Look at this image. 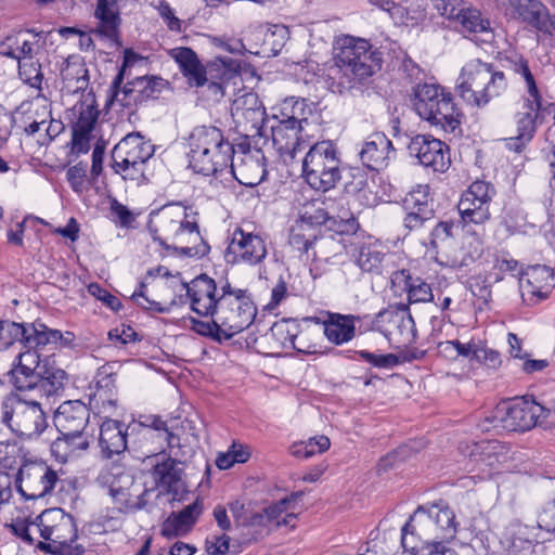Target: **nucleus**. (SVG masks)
<instances>
[{"label":"nucleus","instance_id":"nucleus-1","mask_svg":"<svg viewBox=\"0 0 555 555\" xmlns=\"http://www.w3.org/2000/svg\"><path fill=\"white\" fill-rule=\"evenodd\" d=\"M147 229L153 240L162 246L188 257L202 258L210 250L208 243L201 235L197 214L189 212L183 205H165L152 211Z\"/></svg>","mask_w":555,"mask_h":555},{"label":"nucleus","instance_id":"nucleus-2","mask_svg":"<svg viewBox=\"0 0 555 555\" xmlns=\"http://www.w3.org/2000/svg\"><path fill=\"white\" fill-rule=\"evenodd\" d=\"M12 528L23 541L52 555H72L77 538L74 518L62 508L46 509L34 521H17Z\"/></svg>","mask_w":555,"mask_h":555},{"label":"nucleus","instance_id":"nucleus-3","mask_svg":"<svg viewBox=\"0 0 555 555\" xmlns=\"http://www.w3.org/2000/svg\"><path fill=\"white\" fill-rule=\"evenodd\" d=\"M336 88L339 93L359 89L382 68V53L362 38L344 36L336 41Z\"/></svg>","mask_w":555,"mask_h":555},{"label":"nucleus","instance_id":"nucleus-4","mask_svg":"<svg viewBox=\"0 0 555 555\" xmlns=\"http://www.w3.org/2000/svg\"><path fill=\"white\" fill-rule=\"evenodd\" d=\"M555 425V410L522 397L499 403L480 424L482 431H527Z\"/></svg>","mask_w":555,"mask_h":555},{"label":"nucleus","instance_id":"nucleus-5","mask_svg":"<svg viewBox=\"0 0 555 555\" xmlns=\"http://www.w3.org/2000/svg\"><path fill=\"white\" fill-rule=\"evenodd\" d=\"M169 55L178 64L190 87L199 88L209 82V88L216 94H223L222 81L238 76L240 62L228 56H218L204 65L191 48H173Z\"/></svg>","mask_w":555,"mask_h":555},{"label":"nucleus","instance_id":"nucleus-6","mask_svg":"<svg viewBox=\"0 0 555 555\" xmlns=\"http://www.w3.org/2000/svg\"><path fill=\"white\" fill-rule=\"evenodd\" d=\"M507 89V79L502 70L479 59L468 61L461 69L456 92L467 104L485 106Z\"/></svg>","mask_w":555,"mask_h":555},{"label":"nucleus","instance_id":"nucleus-7","mask_svg":"<svg viewBox=\"0 0 555 555\" xmlns=\"http://www.w3.org/2000/svg\"><path fill=\"white\" fill-rule=\"evenodd\" d=\"M411 103L415 113L434 127L446 132H454L460 127L461 113L451 93L436 83L416 85Z\"/></svg>","mask_w":555,"mask_h":555},{"label":"nucleus","instance_id":"nucleus-8","mask_svg":"<svg viewBox=\"0 0 555 555\" xmlns=\"http://www.w3.org/2000/svg\"><path fill=\"white\" fill-rule=\"evenodd\" d=\"M305 101L287 99L283 102L281 118L271 126V142L284 163L293 160L296 154L309 146L302 132L308 119L305 117Z\"/></svg>","mask_w":555,"mask_h":555},{"label":"nucleus","instance_id":"nucleus-9","mask_svg":"<svg viewBox=\"0 0 555 555\" xmlns=\"http://www.w3.org/2000/svg\"><path fill=\"white\" fill-rule=\"evenodd\" d=\"M137 59V54L132 51H125L122 65L109 87L111 96L107 102L108 105L134 108L149 100L157 99L166 88L167 81L157 76L135 77L121 87L126 68L131 66Z\"/></svg>","mask_w":555,"mask_h":555},{"label":"nucleus","instance_id":"nucleus-10","mask_svg":"<svg viewBox=\"0 0 555 555\" xmlns=\"http://www.w3.org/2000/svg\"><path fill=\"white\" fill-rule=\"evenodd\" d=\"M0 420L13 434L29 440L38 438L48 427L41 404L17 393H10L2 399Z\"/></svg>","mask_w":555,"mask_h":555},{"label":"nucleus","instance_id":"nucleus-11","mask_svg":"<svg viewBox=\"0 0 555 555\" xmlns=\"http://www.w3.org/2000/svg\"><path fill=\"white\" fill-rule=\"evenodd\" d=\"M302 172L312 189L322 192L333 189L341 178L336 145L330 140L309 144L302 160Z\"/></svg>","mask_w":555,"mask_h":555},{"label":"nucleus","instance_id":"nucleus-12","mask_svg":"<svg viewBox=\"0 0 555 555\" xmlns=\"http://www.w3.org/2000/svg\"><path fill=\"white\" fill-rule=\"evenodd\" d=\"M411 521L417 525L418 540L427 547L441 546L452 541L457 532L455 514L443 501L429 507L420 506Z\"/></svg>","mask_w":555,"mask_h":555},{"label":"nucleus","instance_id":"nucleus-13","mask_svg":"<svg viewBox=\"0 0 555 555\" xmlns=\"http://www.w3.org/2000/svg\"><path fill=\"white\" fill-rule=\"evenodd\" d=\"M268 143V138L238 143L235 147L236 154L233 156V160L230 162L222 182L234 178L245 186L254 188L260 184L268 173L263 152V147Z\"/></svg>","mask_w":555,"mask_h":555},{"label":"nucleus","instance_id":"nucleus-14","mask_svg":"<svg viewBox=\"0 0 555 555\" xmlns=\"http://www.w3.org/2000/svg\"><path fill=\"white\" fill-rule=\"evenodd\" d=\"M228 279H220L218 282L207 274H201L191 283H182L181 291L185 292V300L180 296L179 302L190 301L191 309L202 317L218 314L219 320L229 318V297L224 296L222 282Z\"/></svg>","mask_w":555,"mask_h":555},{"label":"nucleus","instance_id":"nucleus-15","mask_svg":"<svg viewBox=\"0 0 555 555\" xmlns=\"http://www.w3.org/2000/svg\"><path fill=\"white\" fill-rule=\"evenodd\" d=\"M459 450L468 457L467 469L476 473L479 479H487L498 474L512 459L511 448L499 440L462 442Z\"/></svg>","mask_w":555,"mask_h":555},{"label":"nucleus","instance_id":"nucleus-16","mask_svg":"<svg viewBox=\"0 0 555 555\" xmlns=\"http://www.w3.org/2000/svg\"><path fill=\"white\" fill-rule=\"evenodd\" d=\"M222 291V296L230 298L229 314H227L229 318L222 321L217 317V322L221 326L224 340H229L253 324L257 315V308L247 289L234 287L229 281H223Z\"/></svg>","mask_w":555,"mask_h":555},{"label":"nucleus","instance_id":"nucleus-17","mask_svg":"<svg viewBox=\"0 0 555 555\" xmlns=\"http://www.w3.org/2000/svg\"><path fill=\"white\" fill-rule=\"evenodd\" d=\"M231 116L236 130L244 134V141L267 138L263 129L266 108L257 93L245 92L236 96L231 105Z\"/></svg>","mask_w":555,"mask_h":555},{"label":"nucleus","instance_id":"nucleus-18","mask_svg":"<svg viewBox=\"0 0 555 555\" xmlns=\"http://www.w3.org/2000/svg\"><path fill=\"white\" fill-rule=\"evenodd\" d=\"M96 481L101 487L107 488L118 512L126 514L143 507L144 504L139 502L138 495L131 493L134 479L124 465L112 463L105 466Z\"/></svg>","mask_w":555,"mask_h":555},{"label":"nucleus","instance_id":"nucleus-19","mask_svg":"<svg viewBox=\"0 0 555 555\" xmlns=\"http://www.w3.org/2000/svg\"><path fill=\"white\" fill-rule=\"evenodd\" d=\"M268 256L266 240L247 228L237 227L225 249V260L232 264L259 266Z\"/></svg>","mask_w":555,"mask_h":555},{"label":"nucleus","instance_id":"nucleus-20","mask_svg":"<svg viewBox=\"0 0 555 555\" xmlns=\"http://www.w3.org/2000/svg\"><path fill=\"white\" fill-rule=\"evenodd\" d=\"M495 191L485 181H475L462 194L457 209L464 224H485L491 217L490 203Z\"/></svg>","mask_w":555,"mask_h":555},{"label":"nucleus","instance_id":"nucleus-21","mask_svg":"<svg viewBox=\"0 0 555 555\" xmlns=\"http://www.w3.org/2000/svg\"><path fill=\"white\" fill-rule=\"evenodd\" d=\"M73 151L85 154L90 149L91 132L93 131L100 115L95 98L88 93L72 108Z\"/></svg>","mask_w":555,"mask_h":555},{"label":"nucleus","instance_id":"nucleus-22","mask_svg":"<svg viewBox=\"0 0 555 555\" xmlns=\"http://www.w3.org/2000/svg\"><path fill=\"white\" fill-rule=\"evenodd\" d=\"M57 480L56 472L44 463H30L21 467L16 487L24 499L37 500L49 494Z\"/></svg>","mask_w":555,"mask_h":555},{"label":"nucleus","instance_id":"nucleus-23","mask_svg":"<svg viewBox=\"0 0 555 555\" xmlns=\"http://www.w3.org/2000/svg\"><path fill=\"white\" fill-rule=\"evenodd\" d=\"M374 324L389 341L408 345L416 337L415 322L406 307L378 312Z\"/></svg>","mask_w":555,"mask_h":555},{"label":"nucleus","instance_id":"nucleus-24","mask_svg":"<svg viewBox=\"0 0 555 555\" xmlns=\"http://www.w3.org/2000/svg\"><path fill=\"white\" fill-rule=\"evenodd\" d=\"M412 157L418 163L431 168L437 172H444L451 164L448 145L439 139L429 134H417L413 137L408 145Z\"/></svg>","mask_w":555,"mask_h":555},{"label":"nucleus","instance_id":"nucleus-25","mask_svg":"<svg viewBox=\"0 0 555 555\" xmlns=\"http://www.w3.org/2000/svg\"><path fill=\"white\" fill-rule=\"evenodd\" d=\"M542 96L538 99L528 98L524 101L521 108L515 115L517 135L505 139L508 150L516 153L524 151L526 145L533 139L537 131V119L541 108Z\"/></svg>","mask_w":555,"mask_h":555},{"label":"nucleus","instance_id":"nucleus-26","mask_svg":"<svg viewBox=\"0 0 555 555\" xmlns=\"http://www.w3.org/2000/svg\"><path fill=\"white\" fill-rule=\"evenodd\" d=\"M555 275L546 266L528 268L519 279L521 297L530 305L546 299L555 285Z\"/></svg>","mask_w":555,"mask_h":555},{"label":"nucleus","instance_id":"nucleus-27","mask_svg":"<svg viewBox=\"0 0 555 555\" xmlns=\"http://www.w3.org/2000/svg\"><path fill=\"white\" fill-rule=\"evenodd\" d=\"M452 28L464 38L476 41L482 36V41L487 42L493 38L490 20L477 8L465 3L459 16L452 25Z\"/></svg>","mask_w":555,"mask_h":555},{"label":"nucleus","instance_id":"nucleus-28","mask_svg":"<svg viewBox=\"0 0 555 555\" xmlns=\"http://www.w3.org/2000/svg\"><path fill=\"white\" fill-rule=\"evenodd\" d=\"M90 418V409L80 400L65 401L55 411L53 421L61 435L85 431Z\"/></svg>","mask_w":555,"mask_h":555},{"label":"nucleus","instance_id":"nucleus-29","mask_svg":"<svg viewBox=\"0 0 555 555\" xmlns=\"http://www.w3.org/2000/svg\"><path fill=\"white\" fill-rule=\"evenodd\" d=\"M236 154L235 146L231 142L219 144L214 150L208 149L205 152V159L207 164L197 163L195 156L188 155L189 166L194 172L203 176H212L216 179L222 180L230 162L233 160V156Z\"/></svg>","mask_w":555,"mask_h":555},{"label":"nucleus","instance_id":"nucleus-30","mask_svg":"<svg viewBox=\"0 0 555 555\" xmlns=\"http://www.w3.org/2000/svg\"><path fill=\"white\" fill-rule=\"evenodd\" d=\"M230 142L224 137L221 129L211 125H202L194 127L186 138V145L189 147L188 155L195 156L197 163L207 164L205 159V152L208 149H215L219 144Z\"/></svg>","mask_w":555,"mask_h":555},{"label":"nucleus","instance_id":"nucleus-31","mask_svg":"<svg viewBox=\"0 0 555 555\" xmlns=\"http://www.w3.org/2000/svg\"><path fill=\"white\" fill-rule=\"evenodd\" d=\"M203 513V502L198 499L180 512H172L162 525L160 533L167 539L186 535Z\"/></svg>","mask_w":555,"mask_h":555},{"label":"nucleus","instance_id":"nucleus-32","mask_svg":"<svg viewBox=\"0 0 555 555\" xmlns=\"http://www.w3.org/2000/svg\"><path fill=\"white\" fill-rule=\"evenodd\" d=\"M117 387L113 374L100 372L96 380L95 390L90 395V406L98 414H103L105 418L114 415L117 410Z\"/></svg>","mask_w":555,"mask_h":555},{"label":"nucleus","instance_id":"nucleus-33","mask_svg":"<svg viewBox=\"0 0 555 555\" xmlns=\"http://www.w3.org/2000/svg\"><path fill=\"white\" fill-rule=\"evenodd\" d=\"M395 153L391 141L382 132L371 134L363 143L359 153L362 164L371 170H379L387 166Z\"/></svg>","mask_w":555,"mask_h":555},{"label":"nucleus","instance_id":"nucleus-34","mask_svg":"<svg viewBox=\"0 0 555 555\" xmlns=\"http://www.w3.org/2000/svg\"><path fill=\"white\" fill-rule=\"evenodd\" d=\"M99 446L105 457L122 453L127 449L125 424L109 417L105 418L99 429Z\"/></svg>","mask_w":555,"mask_h":555},{"label":"nucleus","instance_id":"nucleus-35","mask_svg":"<svg viewBox=\"0 0 555 555\" xmlns=\"http://www.w3.org/2000/svg\"><path fill=\"white\" fill-rule=\"evenodd\" d=\"M155 147L140 132H132L124 137L113 149L112 154L149 165L154 155Z\"/></svg>","mask_w":555,"mask_h":555},{"label":"nucleus","instance_id":"nucleus-36","mask_svg":"<svg viewBox=\"0 0 555 555\" xmlns=\"http://www.w3.org/2000/svg\"><path fill=\"white\" fill-rule=\"evenodd\" d=\"M359 320L352 314L328 313L323 321L324 335L332 344H346L356 336V322Z\"/></svg>","mask_w":555,"mask_h":555},{"label":"nucleus","instance_id":"nucleus-37","mask_svg":"<svg viewBox=\"0 0 555 555\" xmlns=\"http://www.w3.org/2000/svg\"><path fill=\"white\" fill-rule=\"evenodd\" d=\"M61 77L65 88L73 93L85 91L89 86V70L85 60L78 55H69L62 68Z\"/></svg>","mask_w":555,"mask_h":555},{"label":"nucleus","instance_id":"nucleus-38","mask_svg":"<svg viewBox=\"0 0 555 555\" xmlns=\"http://www.w3.org/2000/svg\"><path fill=\"white\" fill-rule=\"evenodd\" d=\"M501 63L504 68L524 80L530 98H540L541 93L537 86L535 77L529 66L528 60L522 54L515 51L506 52L502 56Z\"/></svg>","mask_w":555,"mask_h":555},{"label":"nucleus","instance_id":"nucleus-39","mask_svg":"<svg viewBox=\"0 0 555 555\" xmlns=\"http://www.w3.org/2000/svg\"><path fill=\"white\" fill-rule=\"evenodd\" d=\"M392 281L403 283L410 304L429 302L434 299L430 284L420 276H413L409 270L402 269L395 272Z\"/></svg>","mask_w":555,"mask_h":555},{"label":"nucleus","instance_id":"nucleus-40","mask_svg":"<svg viewBox=\"0 0 555 555\" xmlns=\"http://www.w3.org/2000/svg\"><path fill=\"white\" fill-rule=\"evenodd\" d=\"M35 37L28 30L7 36L0 43V54L14 60H25L34 54Z\"/></svg>","mask_w":555,"mask_h":555},{"label":"nucleus","instance_id":"nucleus-41","mask_svg":"<svg viewBox=\"0 0 555 555\" xmlns=\"http://www.w3.org/2000/svg\"><path fill=\"white\" fill-rule=\"evenodd\" d=\"M317 238V229L298 219L291 228L288 243L300 253L301 257H305L306 261H309L315 259V254L310 255V249H312Z\"/></svg>","mask_w":555,"mask_h":555},{"label":"nucleus","instance_id":"nucleus-42","mask_svg":"<svg viewBox=\"0 0 555 555\" xmlns=\"http://www.w3.org/2000/svg\"><path fill=\"white\" fill-rule=\"evenodd\" d=\"M25 335L23 347H34L39 350L46 346H52L50 350L61 340L62 333L57 330H50L43 323L24 324Z\"/></svg>","mask_w":555,"mask_h":555},{"label":"nucleus","instance_id":"nucleus-43","mask_svg":"<svg viewBox=\"0 0 555 555\" xmlns=\"http://www.w3.org/2000/svg\"><path fill=\"white\" fill-rule=\"evenodd\" d=\"M293 504L294 500L289 498L282 499L271 504L263 509L262 515H259V522L275 527L286 526L294 528L296 515L293 512Z\"/></svg>","mask_w":555,"mask_h":555},{"label":"nucleus","instance_id":"nucleus-44","mask_svg":"<svg viewBox=\"0 0 555 555\" xmlns=\"http://www.w3.org/2000/svg\"><path fill=\"white\" fill-rule=\"evenodd\" d=\"M514 15L531 26L543 29L546 26V8L538 0H512Z\"/></svg>","mask_w":555,"mask_h":555},{"label":"nucleus","instance_id":"nucleus-45","mask_svg":"<svg viewBox=\"0 0 555 555\" xmlns=\"http://www.w3.org/2000/svg\"><path fill=\"white\" fill-rule=\"evenodd\" d=\"M112 168L125 181H130L137 186L143 185L149 181L147 166L142 162L131 160L125 157H118L112 154Z\"/></svg>","mask_w":555,"mask_h":555},{"label":"nucleus","instance_id":"nucleus-46","mask_svg":"<svg viewBox=\"0 0 555 555\" xmlns=\"http://www.w3.org/2000/svg\"><path fill=\"white\" fill-rule=\"evenodd\" d=\"M65 379V371L54 366V360H51L43 370L39 371V379L35 389L48 398L56 396L63 390Z\"/></svg>","mask_w":555,"mask_h":555},{"label":"nucleus","instance_id":"nucleus-47","mask_svg":"<svg viewBox=\"0 0 555 555\" xmlns=\"http://www.w3.org/2000/svg\"><path fill=\"white\" fill-rule=\"evenodd\" d=\"M250 456L251 448L248 444L233 440L227 452L218 453L215 463L219 469L225 470L234 464L246 463Z\"/></svg>","mask_w":555,"mask_h":555},{"label":"nucleus","instance_id":"nucleus-48","mask_svg":"<svg viewBox=\"0 0 555 555\" xmlns=\"http://www.w3.org/2000/svg\"><path fill=\"white\" fill-rule=\"evenodd\" d=\"M385 253L377 242L364 243L359 247L357 255L358 266L366 272H372L379 268Z\"/></svg>","mask_w":555,"mask_h":555},{"label":"nucleus","instance_id":"nucleus-49","mask_svg":"<svg viewBox=\"0 0 555 555\" xmlns=\"http://www.w3.org/2000/svg\"><path fill=\"white\" fill-rule=\"evenodd\" d=\"M38 379L39 374L37 370L30 366L16 364L15 362L9 372V382L21 391L35 389L38 384Z\"/></svg>","mask_w":555,"mask_h":555},{"label":"nucleus","instance_id":"nucleus-50","mask_svg":"<svg viewBox=\"0 0 555 555\" xmlns=\"http://www.w3.org/2000/svg\"><path fill=\"white\" fill-rule=\"evenodd\" d=\"M178 462L171 457L164 459L162 462H156L153 467V478L156 483L164 487H172L180 479V469Z\"/></svg>","mask_w":555,"mask_h":555},{"label":"nucleus","instance_id":"nucleus-51","mask_svg":"<svg viewBox=\"0 0 555 555\" xmlns=\"http://www.w3.org/2000/svg\"><path fill=\"white\" fill-rule=\"evenodd\" d=\"M404 210L421 211L434 210L429 204V186L418 184L413 188L403 198Z\"/></svg>","mask_w":555,"mask_h":555},{"label":"nucleus","instance_id":"nucleus-52","mask_svg":"<svg viewBox=\"0 0 555 555\" xmlns=\"http://www.w3.org/2000/svg\"><path fill=\"white\" fill-rule=\"evenodd\" d=\"M24 324L12 321H0V350L8 349L14 343L23 345Z\"/></svg>","mask_w":555,"mask_h":555},{"label":"nucleus","instance_id":"nucleus-53","mask_svg":"<svg viewBox=\"0 0 555 555\" xmlns=\"http://www.w3.org/2000/svg\"><path fill=\"white\" fill-rule=\"evenodd\" d=\"M18 75L21 79L33 88L40 89L43 75L41 66L34 57H26L18 62Z\"/></svg>","mask_w":555,"mask_h":555},{"label":"nucleus","instance_id":"nucleus-54","mask_svg":"<svg viewBox=\"0 0 555 555\" xmlns=\"http://www.w3.org/2000/svg\"><path fill=\"white\" fill-rule=\"evenodd\" d=\"M26 350L20 351L18 354L15 358V363L30 366L39 373V371L43 370L48 363L51 362V357L46 356L42 358V354L39 352V350L35 349L34 347H24Z\"/></svg>","mask_w":555,"mask_h":555},{"label":"nucleus","instance_id":"nucleus-55","mask_svg":"<svg viewBox=\"0 0 555 555\" xmlns=\"http://www.w3.org/2000/svg\"><path fill=\"white\" fill-rule=\"evenodd\" d=\"M430 2L437 13L449 21L451 26L466 3L465 0H430Z\"/></svg>","mask_w":555,"mask_h":555},{"label":"nucleus","instance_id":"nucleus-56","mask_svg":"<svg viewBox=\"0 0 555 555\" xmlns=\"http://www.w3.org/2000/svg\"><path fill=\"white\" fill-rule=\"evenodd\" d=\"M141 425L145 427L143 434L144 437L153 436V430H155L158 431V436L166 440L170 447L178 443V437H175L173 434L168 430L166 422L160 417L150 416L145 422H142Z\"/></svg>","mask_w":555,"mask_h":555},{"label":"nucleus","instance_id":"nucleus-57","mask_svg":"<svg viewBox=\"0 0 555 555\" xmlns=\"http://www.w3.org/2000/svg\"><path fill=\"white\" fill-rule=\"evenodd\" d=\"M330 219L331 216L328 211L325 208L317 207L315 205L306 207L299 217L300 221H304L315 229L318 225L322 224L327 227Z\"/></svg>","mask_w":555,"mask_h":555},{"label":"nucleus","instance_id":"nucleus-58","mask_svg":"<svg viewBox=\"0 0 555 555\" xmlns=\"http://www.w3.org/2000/svg\"><path fill=\"white\" fill-rule=\"evenodd\" d=\"M145 285H141L139 292H134L132 294V299L137 302L138 306L142 307L145 310L159 312V313H166L170 311V307L173 305H177L175 300H172L168 305H163L158 301L152 300L147 297V295L144 292Z\"/></svg>","mask_w":555,"mask_h":555},{"label":"nucleus","instance_id":"nucleus-59","mask_svg":"<svg viewBox=\"0 0 555 555\" xmlns=\"http://www.w3.org/2000/svg\"><path fill=\"white\" fill-rule=\"evenodd\" d=\"M109 210L112 220L122 228H130L135 220L134 214L116 198L111 201Z\"/></svg>","mask_w":555,"mask_h":555},{"label":"nucleus","instance_id":"nucleus-60","mask_svg":"<svg viewBox=\"0 0 555 555\" xmlns=\"http://www.w3.org/2000/svg\"><path fill=\"white\" fill-rule=\"evenodd\" d=\"M67 181L76 193L87 190V164L78 163L67 169Z\"/></svg>","mask_w":555,"mask_h":555},{"label":"nucleus","instance_id":"nucleus-61","mask_svg":"<svg viewBox=\"0 0 555 555\" xmlns=\"http://www.w3.org/2000/svg\"><path fill=\"white\" fill-rule=\"evenodd\" d=\"M358 356L363 361L376 367L390 369L399 363V358L393 353L377 354L366 350L358 351Z\"/></svg>","mask_w":555,"mask_h":555},{"label":"nucleus","instance_id":"nucleus-62","mask_svg":"<svg viewBox=\"0 0 555 555\" xmlns=\"http://www.w3.org/2000/svg\"><path fill=\"white\" fill-rule=\"evenodd\" d=\"M414 530H416V535L418 537V528L414 521H408L401 529V545L405 552L411 553V555H418L420 545L417 539L415 537Z\"/></svg>","mask_w":555,"mask_h":555},{"label":"nucleus","instance_id":"nucleus-63","mask_svg":"<svg viewBox=\"0 0 555 555\" xmlns=\"http://www.w3.org/2000/svg\"><path fill=\"white\" fill-rule=\"evenodd\" d=\"M88 292L90 295L103 301L107 307H109L114 311H118L121 307L120 300L98 283L89 284Z\"/></svg>","mask_w":555,"mask_h":555},{"label":"nucleus","instance_id":"nucleus-64","mask_svg":"<svg viewBox=\"0 0 555 555\" xmlns=\"http://www.w3.org/2000/svg\"><path fill=\"white\" fill-rule=\"evenodd\" d=\"M538 525L546 531L555 532V498L543 506L538 516Z\"/></svg>","mask_w":555,"mask_h":555}]
</instances>
